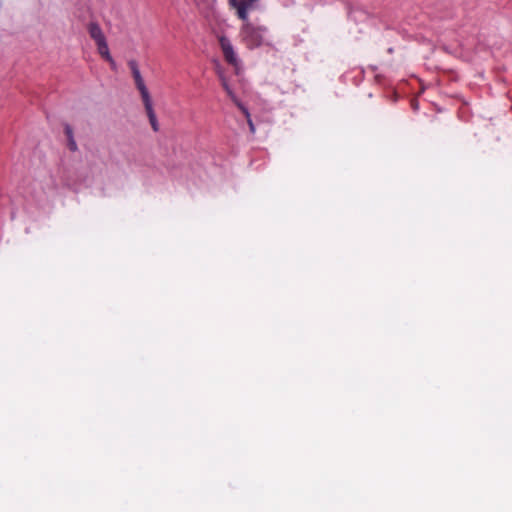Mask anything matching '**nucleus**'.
Returning a JSON list of instances; mask_svg holds the SVG:
<instances>
[{"mask_svg": "<svg viewBox=\"0 0 512 512\" xmlns=\"http://www.w3.org/2000/svg\"><path fill=\"white\" fill-rule=\"evenodd\" d=\"M266 28L261 26H255L250 22L243 24L241 28V36L248 48H256L263 43V34Z\"/></svg>", "mask_w": 512, "mask_h": 512, "instance_id": "obj_1", "label": "nucleus"}, {"mask_svg": "<svg viewBox=\"0 0 512 512\" xmlns=\"http://www.w3.org/2000/svg\"><path fill=\"white\" fill-rule=\"evenodd\" d=\"M128 65L131 69V73L134 78L135 85L141 94L142 101L151 98L150 93L144 83L142 76H141L137 61L134 59H131V60H129Z\"/></svg>", "mask_w": 512, "mask_h": 512, "instance_id": "obj_2", "label": "nucleus"}, {"mask_svg": "<svg viewBox=\"0 0 512 512\" xmlns=\"http://www.w3.org/2000/svg\"><path fill=\"white\" fill-rule=\"evenodd\" d=\"M221 48L225 57V60L231 64V65H237V59L234 54L233 47L231 46L230 42L222 37L220 39Z\"/></svg>", "mask_w": 512, "mask_h": 512, "instance_id": "obj_3", "label": "nucleus"}, {"mask_svg": "<svg viewBox=\"0 0 512 512\" xmlns=\"http://www.w3.org/2000/svg\"><path fill=\"white\" fill-rule=\"evenodd\" d=\"M143 104H144V107H145V110H146V113H147V116H148V119H149V122L151 124L153 131L158 132L159 131V123L157 121L156 114L153 109L152 99L149 98V99L143 100Z\"/></svg>", "mask_w": 512, "mask_h": 512, "instance_id": "obj_4", "label": "nucleus"}, {"mask_svg": "<svg viewBox=\"0 0 512 512\" xmlns=\"http://www.w3.org/2000/svg\"><path fill=\"white\" fill-rule=\"evenodd\" d=\"M229 4L231 7L237 9V15L241 20H243L245 23L248 22L247 10L250 7L248 3H245L241 0H229Z\"/></svg>", "mask_w": 512, "mask_h": 512, "instance_id": "obj_5", "label": "nucleus"}, {"mask_svg": "<svg viewBox=\"0 0 512 512\" xmlns=\"http://www.w3.org/2000/svg\"><path fill=\"white\" fill-rule=\"evenodd\" d=\"M64 134L67 138V147L71 152H76L78 150L77 143L74 139L73 128L69 123H63Z\"/></svg>", "mask_w": 512, "mask_h": 512, "instance_id": "obj_6", "label": "nucleus"}, {"mask_svg": "<svg viewBox=\"0 0 512 512\" xmlns=\"http://www.w3.org/2000/svg\"><path fill=\"white\" fill-rule=\"evenodd\" d=\"M88 33L90 37L95 40L96 44L101 42L102 40H106V37L102 32L100 25L97 22L89 23Z\"/></svg>", "mask_w": 512, "mask_h": 512, "instance_id": "obj_7", "label": "nucleus"}, {"mask_svg": "<svg viewBox=\"0 0 512 512\" xmlns=\"http://www.w3.org/2000/svg\"><path fill=\"white\" fill-rule=\"evenodd\" d=\"M97 48H98L99 54L105 60H111V55H110L108 44H107L106 40H102L101 42L97 43Z\"/></svg>", "mask_w": 512, "mask_h": 512, "instance_id": "obj_8", "label": "nucleus"}, {"mask_svg": "<svg viewBox=\"0 0 512 512\" xmlns=\"http://www.w3.org/2000/svg\"><path fill=\"white\" fill-rule=\"evenodd\" d=\"M236 106L242 111L246 120L251 118L248 108L235 96V99H231Z\"/></svg>", "mask_w": 512, "mask_h": 512, "instance_id": "obj_9", "label": "nucleus"}, {"mask_svg": "<svg viewBox=\"0 0 512 512\" xmlns=\"http://www.w3.org/2000/svg\"><path fill=\"white\" fill-rule=\"evenodd\" d=\"M236 106L242 111L246 120L251 118L248 108L235 96V99H231Z\"/></svg>", "mask_w": 512, "mask_h": 512, "instance_id": "obj_10", "label": "nucleus"}, {"mask_svg": "<svg viewBox=\"0 0 512 512\" xmlns=\"http://www.w3.org/2000/svg\"><path fill=\"white\" fill-rule=\"evenodd\" d=\"M236 106L242 111L246 120L251 118L248 108L235 96V99H231Z\"/></svg>", "mask_w": 512, "mask_h": 512, "instance_id": "obj_11", "label": "nucleus"}, {"mask_svg": "<svg viewBox=\"0 0 512 512\" xmlns=\"http://www.w3.org/2000/svg\"><path fill=\"white\" fill-rule=\"evenodd\" d=\"M221 84H222V87L224 88V90L227 92L228 96L231 98V99H235V93L233 92V90L230 88L229 84H228V81L226 78H223V80L221 81Z\"/></svg>", "mask_w": 512, "mask_h": 512, "instance_id": "obj_12", "label": "nucleus"}, {"mask_svg": "<svg viewBox=\"0 0 512 512\" xmlns=\"http://www.w3.org/2000/svg\"><path fill=\"white\" fill-rule=\"evenodd\" d=\"M217 74H218V76L220 78V81H222L223 78H226L224 73H223V71H222V69L219 66L217 67Z\"/></svg>", "mask_w": 512, "mask_h": 512, "instance_id": "obj_13", "label": "nucleus"}, {"mask_svg": "<svg viewBox=\"0 0 512 512\" xmlns=\"http://www.w3.org/2000/svg\"><path fill=\"white\" fill-rule=\"evenodd\" d=\"M247 123H248V125H249V129H250V131H251L252 133H254V131H255V127H254V124H253L252 119H251V118H250V119H247Z\"/></svg>", "mask_w": 512, "mask_h": 512, "instance_id": "obj_14", "label": "nucleus"}, {"mask_svg": "<svg viewBox=\"0 0 512 512\" xmlns=\"http://www.w3.org/2000/svg\"><path fill=\"white\" fill-rule=\"evenodd\" d=\"M411 107L413 110L418 109V101L415 98L411 100Z\"/></svg>", "mask_w": 512, "mask_h": 512, "instance_id": "obj_15", "label": "nucleus"}, {"mask_svg": "<svg viewBox=\"0 0 512 512\" xmlns=\"http://www.w3.org/2000/svg\"><path fill=\"white\" fill-rule=\"evenodd\" d=\"M109 62V64L111 65V68L113 70H116V63L114 61V59L111 57V60H107Z\"/></svg>", "mask_w": 512, "mask_h": 512, "instance_id": "obj_16", "label": "nucleus"}, {"mask_svg": "<svg viewBox=\"0 0 512 512\" xmlns=\"http://www.w3.org/2000/svg\"><path fill=\"white\" fill-rule=\"evenodd\" d=\"M450 75L452 74V70H449ZM453 80V78L450 76V81Z\"/></svg>", "mask_w": 512, "mask_h": 512, "instance_id": "obj_17", "label": "nucleus"}]
</instances>
